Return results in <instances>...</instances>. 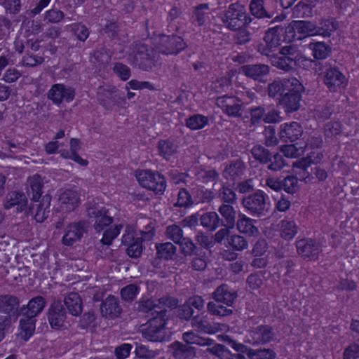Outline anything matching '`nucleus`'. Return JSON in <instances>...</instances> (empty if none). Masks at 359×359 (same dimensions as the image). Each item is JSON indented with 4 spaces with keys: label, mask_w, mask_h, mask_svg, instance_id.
I'll return each mask as SVG.
<instances>
[{
    "label": "nucleus",
    "mask_w": 359,
    "mask_h": 359,
    "mask_svg": "<svg viewBox=\"0 0 359 359\" xmlns=\"http://www.w3.org/2000/svg\"><path fill=\"white\" fill-rule=\"evenodd\" d=\"M302 133V127L297 122L286 123L281 126L280 138L285 142L298 140Z\"/></svg>",
    "instance_id": "obj_30"
},
{
    "label": "nucleus",
    "mask_w": 359,
    "mask_h": 359,
    "mask_svg": "<svg viewBox=\"0 0 359 359\" xmlns=\"http://www.w3.org/2000/svg\"><path fill=\"white\" fill-rule=\"evenodd\" d=\"M169 348L171 355L175 359H189L196 355L194 347L178 341L172 343Z\"/></svg>",
    "instance_id": "obj_29"
},
{
    "label": "nucleus",
    "mask_w": 359,
    "mask_h": 359,
    "mask_svg": "<svg viewBox=\"0 0 359 359\" xmlns=\"http://www.w3.org/2000/svg\"><path fill=\"white\" fill-rule=\"evenodd\" d=\"M59 200L61 205H65L62 207L67 211L74 210L79 203V197L76 191L66 190L60 196Z\"/></svg>",
    "instance_id": "obj_41"
},
{
    "label": "nucleus",
    "mask_w": 359,
    "mask_h": 359,
    "mask_svg": "<svg viewBox=\"0 0 359 359\" xmlns=\"http://www.w3.org/2000/svg\"><path fill=\"white\" fill-rule=\"evenodd\" d=\"M64 304L72 316H79L82 313V299L77 292L69 293L64 299Z\"/></svg>",
    "instance_id": "obj_33"
},
{
    "label": "nucleus",
    "mask_w": 359,
    "mask_h": 359,
    "mask_svg": "<svg viewBox=\"0 0 359 359\" xmlns=\"http://www.w3.org/2000/svg\"><path fill=\"white\" fill-rule=\"evenodd\" d=\"M249 11L250 15L257 19H271L275 15V11L267 6L265 0H250Z\"/></svg>",
    "instance_id": "obj_23"
},
{
    "label": "nucleus",
    "mask_w": 359,
    "mask_h": 359,
    "mask_svg": "<svg viewBox=\"0 0 359 359\" xmlns=\"http://www.w3.org/2000/svg\"><path fill=\"white\" fill-rule=\"evenodd\" d=\"M87 213L90 218H94V229L97 232H100L113 222V217L109 215V211L104 207H100L96 203H89Z\"/></svg>",
    "instance_id": "obj_9"
},
{
    "label": "nucleus",
    "mask_w": 359,
    "mask_h": 359,
    "mask_svg": "<svg viewBox=\"0 0 359 359\" xmlns=\"http://www.w3.org/2000/svg\"><path fill=\"white\" fill-rule=\"evenodd\" d=\"M159 154L166 160L177 153V146L169 140H160L158 143Z\"/></svg>",
    "instance_id": "obj_48"
},
{
    "label": "nucleus",
    "mask_w": 359,
    "mask_h": 359,
    "mask_svg": "<svg viewBox=\"0 0 359 359\" xmlns=\"http://www.w3.org/2000/svg\"><path fill=\"white\" fill-rule=\"evenodd\" d=\"M276 353L270 348L252 349L248 353L249 359H274Z\"/></svg>",
    "instance_id": "obj_60"
},
{
    "label": "nucleus",
    "mask_w": 359,
    "mask_h": 359,
    "mask_svg": "<svg viewBox=\"0 0 359 359\" xmlns=\"http://www.w3.org/2000/svg\"><path fill=\"white\" fill-rule=\"evenodd\" d=\"M192 204L193 201L191 194L186 189H180L177 195V201L174 205L175 207L189 208Z\"/></svg>",
    "instance_id": "obj_63"
},
{
    "label": "nucleus",
    "mask_w": 359,
    "mask_h": 359,
    "mask_svg": "<svg viewBox=\"0 0 359 359\" xmlns=\"http://www.w3.org/2000/svg\"><path fill=\"white\" fill-rule=\"evenodd\" d=\"M128 229H129V227H127L126 229V231L128 233H125L122 237V243L124 245H128L126 249V252L130 257L138 258L142 253V239H149L154 233H151V231L142 232V236H143L144 238H134V236L129 233Z\"/></svg>",
    "instance_id": "obj_12"
},
{
    "label": "nucleus",
    "mask_w": 359,
    "mask_h": 359,
    "mask_svg": "<svg viewBox=\"0 0 359 359\" xmlns=\"http://www.w3.org/2000/svg\"><path fill=\"white\" fill-rule=\"evenodd\" d=\"M297 252L306 261H315L322 252L321 245L314 239L304 238L296 243Z\"/></svg>",
    "instance_id": "obj_10"
},
{
    "label": "nucleus",
    "mask_w": 359,
    "mask_h": 359,
    "mask_svg": "<svg viewBox=\"0 0 359 359\" xmlns=\"http://www.w3.org/2000/svg\"><path fill=\"white\" fill-rule=\"evenodd\" d=\"M250 337L252 338V344H265L273 340L275 334L269 325H259L249 330Z\"/></svg>",
    "instance_id": "obj_19"
},
{
    "label": "nucleus",
    "mask_w": 359,
    "mask_h": 359,
    "mask_svg": "<svg viewBox=\"0 0 359 359\" xmlns=\"http://www.w3.org/2000/svg\"><path fill=\"white\" fill-rule=\"evenodd\" d=\"M19 316H22L19 321V327L25 340L29 339L34 333L36 319L34 316L28 314L21 313L20 311L18 312L13 320L15 322Z\"/></svg>",
    "instance_id": "obj_24"
},
{
    "label": "nucleus",
    "mask_w": 359,
    "mask_h": 359,
    "mask_svg": "<svg viewBox=\"0 0 359 359\" xmlns=\"http://www.w3.org/2000/svg\"><path fill=\"white\" fill-rule=\"evenodd\" d=\"M20 299L11 294L0 295V315L9 316L13 320L20 310Z\"/></svg>",
    "instance_id": "obj_22"
},
{
    "label": "nucleus",
    "mask_w": 359,
    "mask_h": 359,
    "mask_svg": "<svg viewBox=\"0 0 359 359\" xmlns=\"http://www.w3.org/2000/svg\"><path fill=\"white\" fill-rule=\"evenodd\" d=\"M268 196L262 190H257L245 196L242 199L243 208L252 215L258 217H265L269 212Z\"/></svg>",
    "instance_id": "obj_4"
},
{
    "label": "nucleus",
    "mask_w": 359,
    "mask_h": 359,
    "mask_svg": "<svg viewBox=\"0 0 359 359\" xmlns=\"http://www.w3.org/2000/svg\"><path fill=\"white\" fill-rule=\"evenodd\" d=\"M0 6L6 13L10 15H17L22 9L21 0H0Z\"/></svg>",
    "instance_id": "obj_56"
},
{
    "label": "nucleus",
    "mask_w": 359,
    "mask_h": 359,
    "mask_svg": "<svg viewBox=\"0 0 359 359\" xmlns=\"http://www.w3.org/2000/svg\"><path fill=\"white\" fill-rule=\"evenodd\" d=\"M140 291V287L135 284H130L121 290V299L128 302H132L136 298Z\"/></svg>",
    "instance_id": "obj_57"
},
{
    "label": "nucleus",
    "mask_w": 359,
    "mask_h": 359,
    "mask_svg": "<svg viewBox=\"0 0 359 359\" xmlns=\"http://www.w3.org/2000/svg\"><path fill=\"white\" fill-rule=\"evenodd\" d=\"M271 62L273 66L285 72H293L297 68L290 63L287 59H285L281 55L280 56H277L276 55L271 60Z\"/></svg>",
    "instance_id": "obj_55"
},
{
    "label": "nucleus",
    "mask_w": 359,
    "mask_h": 359,
    "mask_svg": "<svg viewBox=\"0 0 359 359\" xmlns=\"http://www.w3.org/2000/svg\"><path fill=\"white\" fill-rule=\"evenodd\" d=\"M247 15L245 6L239 2H235L231 4L223 12L221 20L226 29L236 32L243 26Z\"/></svg>",
    "instance_id": "obj_5"
},
{
    "label": "nucleus",
    "mask_w": 359,
    "mask_h": 359,
    "mask_svg": "<svg viewBox=\"0 0 359 359\" xmlns=\"http://www.w3.org/2000/svg\"><path fill=\"white\" fill-rule=\"evenodd\" d=\"M166 235L168 238L176 244H178L184 238L182 229L176 224L170 225L166 228Z\"/></svg>",
    "instance_id": "obj_64"
},
{
    "label": "nucleus",
    "mask_w": 359,
    "mask_h": 359,
    "mask_svg": "<svg viewBox=\"0 0 359 359\" xmlns=\"http://www.w3.org/2000/svg\"><path fill=\"white\" fill-rule=\"evenodd\" d=\"M324 83L332 92H337L345 83L346 77L337 67H332L325 63Z\"/></svg>",
    "instance_id": "obj_15"
},
{
    "label": "nucleus",
    "mask_w": 359,
    "mask_h": 359,
    "mask_svg": "<svg viewBox=\"0 0 359 359\" xmlns=\"http://www.w3.org/2000/svg\"><path fill=\"white\" fill-rule=\"evenodd\" d=\"M46 305V299L39 295L32 298L27 304L22 306L19 311H20L21 313L28 314L36 318L42 313Z\"/></svg>",
    "instance_id": "obj_28"
},
{
    "label": "nucleus",
    "mask_w": 359,
    "mask_h": 359,
    "mask_svg": "<svg viewBox=\"0 0 359 359\" xmlns=\"http://www.w3.org/2000/svg\"><path fill=\"white\" fill-rule=\"evenodd\" d=\"M136 177L142 187L153 191L155 194H163L167 183L165 177L161 173L144 170L140 171Z\"/></svg>",
    "instance_id": "obj_6"
},
{
    "label": "nucleus",
    "mask_w": 359,
    "mask_h": 359,
    "mask_svg": "<svg viewBox=\"0 0 359 359\" xmlns=\"http://www.w3.org/2000/svg\"><path fill=\"white\" fill-rule=\"evenodd\" d=\"M100 306L102 316L106 318L115 319L122 313L118 299L111 294L104 299Z\"/></svg>",
    "instance_id": "obj_18"
},
{
    "label": "nucleus",
    "mask_w": 359,
    "mask_h": 359,
    "mask_svg": "<svg viewBox=\"0 0 359 359\" xmlns=\"http://www.w3.org/2000/svg\"><path fill=\"white\" fill-rule=\"evenodd\" d=\"M200 222L204 228L210 231H214L224 224L223 221L215 212H208L201 215Z\"/></svg>",
    "instance_id": "obj_40"
},
{
    "label": "nucleus",
    "mask_w": 359,
    "mask_h": 359,
    "mask_svg": "<svg viewBox=\"0 0 359 359\" xmlns=\"http://www.w3.org/2000/svg\"><path fill=\"white\" fill-rule=\"evenodd\" d=\"M255 220L246 217L244 215H240L237 220L236 226L239 232L247 234L249 236H255L259 234L258 229L254 224Z\"/></svg>",
    "instance_id": "obj_35"
},
{
    "label": "nucleus",
    "mask_w": 359,
    "mask_h": 359,
    "mask_svg": "<svg viewBox=\"0 0 359 359\" xmlns=\"http://www.w3.org/2000/svg\"><path fill=\"white\" fill-rule=\"evenodd\" d=\"M218 198L226 204L236 203L237 196L235 191L227 186L223 185L217 192Z\"/></svg>",
    "instance_id": "obj_52"
},
{
    "label": "nucleus",
    "mask_w": 359,
    "mask_h": 359,
    "mask_svg": "<svg viewBox=\"0 0 359 359\" xmlns=\"http://www.w3.org/2000/svg\"><path fill=\"white\" fill-rule=\"evenodd\" d=\"M283 27L280 25H276L269 28L264 34L263 41L268 42L278 48L280 44V36L283 32Z\"/></svg>",
    "instance_id": "obj_44"
},
{
    "label": "nucleus",
    "mask_w": 359,
    "mask_h": 359,
    "mask_svg": "<svg viewBox=\"0 0 359 359\" xmlns=\"http://www.w3.org/2000/svg\"><path fill=\"white\" fill-rule=\"evenodd\" d=\"M292 28L295 34H298V39L309 36H316V25L311 21L297 20L292 22Z\"/></svg>",
    "instance_id": "obj_31"
},
{
    "label": "nucleus",
    "mask_w": 359,
    "mask_h": 359,
    "mask_svg": "<svg viewBox=\"0 0 359 359\" xmlns=\"http://www.w3.org/2000/svg\"><path fill=\"white\" fill-rule=\"evenodd\" d=\"M292 86L279 99L278 104L280 105L286 113L297 111L300 107L302 92L304 86L296 78H292Z\"/></svg>",
    "instance_id": "obj_7"
},
{
    "label": "nucleus",
    "mask_w": 359,
    "mask_h": 359,
    "mask_svg": "<svg viewBox=\"0 0 359 359\" xmlns=\"http://www.w3.org/2000/svg\"><path fill=\"white\" fill-rule=\"evenodd\" d=\"M218 211L222 217L224 224L222 226L233 228L236 224V211L231 205L222 203Z\"/></svg>",
    "instance_id": "obj_36"
},
{
    "label": "nucleus",
    "mask_w": 359,
    "mask_h": 359,
    "mask_svg": "<svg viewBox=\"0 0 359 359\" xmlns=\"http://www.w3.org/2000/svg\"><path fill=\"white\" fill-rule=\"evenodd\" d=\"M228 245L232 249L242 251L248 248V243L246 239L240 235H232L227 237Z\"/></svg>",
    "instance_id": "obj_58"
},
{
    "label": "nucleus",
    "mask_w": 359,
    "mask_h": 359,
    "mask_svg": "<svg viewBox=\"0 0 359 359\" xmlns=\"http://www.w3.org/2000/svg\"><path fill=\"white\" fill-rule=\"evenodd\" d=\"M50 201L51 196L45 194L41 200H39V203L36 205L31 204L34 206L33 213L28 210L26 213L34 215V218L37 222H43L49 216Z\"/></svg>",
    "instance_id": "obj_26"
},
{
    "label": "nucleus",
    "mask_w": 359,
    "mask_h": 359,
    "mask_svg": "<svg viewBox=\"0 0 359 359\" xmlns=\"http://www.w3.org/2000/svg\"><path fill=\"white\" fill-rule=\"evenodd\" d=\"M309 48L312 50L313 56L316 60H324L332 53V48L324 42L311 43Z\"/></svg>",
    "instance_id": "obj_45"
},
{
    "label": "nucleus",
    "mask_w": 359,
    "mask_h": 359,
    "mask_svg": "<svg viewBox=\"0 0 359 359\" xmlns=\"http://www.w3.org/2000/svg\"><path fill=\"white\" fill-rule=\"evenodd\" d=\"M313 6L311 4L299 1L292 8V15L296 18H305L313 15Z\"/></svg>",
    "instance_id": "obj_49"
},
{
    "label": "nucleus",
    "mask_w": 359,
    "mask_h": 359,
    "mask_svg": "<svg viewBox=\"0 0 359 359\" xmlns=\"http://www.w3.org/2000/svg\"><path fill=\"white\" fill-rule=\"evenodd\" d=\"M215 302H221L227 306H233V304L238 297V292L227 284L218 286L212 293Z\"/></svg>",
    "instance_id": "obj_20"
},
{
    "label": "nucleus",
    "mask_w": 359,
    "mask_h": 359,
    "mask_svg": "<svg viewBox=\"0 0 359 359\" xmlns=\"http://www.w3.org/2000/svg\"><path fill=\"white\" fill-rule=\"evenodd\" d=\"M110 59V55L104 48L95 50L91 55V62L94 63L97 67L100 68L109 63Z\"/></svg>",
    "instance_id": "obj_51"
},
{
    "label": "nucleus",
    "mask_w": 359,
    "mask_h": 359,
    "mask_svg": "<svg viewBox=\"0 0 359 359\" xmlns=\"http://www.w3.org/2000/svg\"><path fill=\"white\" fill-rule=\"evenodd\" d=\"M209 9L208 4H201L194 8L192 23L199 27L205 23L206 16L204 11Z\"/></svg>",
    "instance_id": "obj_50"
},
{
    "label": "nucleus",
    "mask_w": 359,
    "mask_h": 359,
    "mask_svg": "<svg viewBox=\"0 0 359 359\" xmlns=\"http://www.w3.org/2000/svg\"><path fill=\"white\" fill-rule=\"evenodd\" d=\"M298 179L293 175H288L281 179V190L290 194H293L299 190Z\"/></svg>",
    "instance_id": "obj_53"
},
{
    "label": "nucleus",
    "mask_w": 359,
    "mask_h": 359,
    "mask_svg": "<svg viewBox=\"0 0 359 359\" xmlns=\"http://www.w3.org/2000/svg\"><path fill=\"white\" fill-rule=\"evenodd\" d=\"M4 149L8 150V154H4L1 153V157H8V158H15L18 154H22L25 149L20 145L19 143H15L11 140H8L4 142Z\"/></svg>",
    "instance_id": "obj_61"
},
{
    "label": "nucleus",
    "mask_w": 359,
    "mask_h": 359,
    "mask_svg": "<svg viewBox=\"0 0 359 359\" xmlns=\"http://www.w3.org/2000/svg\"><path fill=\"white\" fill-rule=\"evenodd\" d=\"M191 325L198 332L205 334H214L216 332L215 327L205 317H201L198 315L194 316L191 318Z\"/></svg>",
    "instance_id": "obj_42"
},
{
    "label": "nucleus",
    "mask_w": 359,
    "mask_h": 359,
    "mask_svg": "<svg viewBox=\"0 0 359 359\" xmlns=\"http://www.w3.org/2000/svg\"><path fill=\"white\" fill-rule=\"evenodd\" d=\"M47 318L52 329L59 330L64 327L67 311L61 301L54 300L51 303L47 312Z\"/></svg>",
    "instance_id": "obj_13"
},
{
    "label": "nucleus",
    "mask_w": 359,
    "mask_h": 359,
    "mask_svg": "<svg viewBox=\"0 0 359 359\" xmlns=\"http://www.w3.org/2000/svg\"><path fill=\"white\" fill-rule=\"evenodd\" d=\"M292 78L276 79L267 86V94L270 97L279 99L292 86Z\"/></svg>",
    "instance_id": "obj_25"
},
{
    "label": "nucleus",
    "mask_w": 359,
    "mask_h": 359,
    "mask_svg": "<svg viewBox=\"0 0 359 359\" xmlns=\"http://www.w3.org/2000/svg\"><path fill=\"white\" fill-rule=\"evenodd\" d=\"M28 201L25 194L22 192L12 191L8 193L6 198L4 207L6 209H10L16 205L18 212H27L28 210L33 213L34 206H28Z\"/></svg>",
    "instance_id": "obj_17"
},
{
    "label": "nucleus",
    "mask_w": 359,
    "mask_h": 359,
    "mask_svg": "<svg viewBox=\"0 0 359 359\" xmlns=\"http://www.w3.org/2000/svg\"><path fill=\"white\" fill-rule=\"evenodd\" d=\"M158 316L151 317L148 322L142 325L140 332L142 337L152 342H163L169 341L170 335L165 330L167 310L161 309Z\"/></svg>",
    "instance_id": "obj_1"
},
{
    "label": "nucleus",
    "mask_w": 359,
    "mask_h": 359,
    "mask_svg": "<svg viewBox=\"0 0 359 359\" xmlns=\"http://www.w3.org/2000/svg\"><path fill=\"white\" fill-rule=\"evenodd\" d=\"M208 118L202 114H194L186 119V126L193 130H200L208 124Z\"/></svg>",
    "instance_id": "obj_47"
},
{
    "label": "nucleus",
    "mask_w": 359,
    "mask_h": 359,
    "mask_svg": "<svg viewBox=\"0 0 359 359\" xmlns=\"http://www.w3.org/2000/svg\"><path fill=\"white\" fill-rule=\"evenodd\" d=\"M250 153L260 164H267V168L270 170L278 171L285 165V160L280 154L276 151H271L263 145H254Z\"/></svg>",
    "instance_id": "obj_3"
},
{
    "label": "nucleus",
    "mask_w": 359,
    "mask_h": 359,
    "mask_svg": "<svg viewBox=\"0 0 359 359\" xmlns=\"http://www.w3.org/2000/svg\"><path fill=\"white\" fill-rule=\"evenodd\" d=\"M245 168V164L241 159L231 161L224 168V177L236 180L244 174Z\"/></svg>",
    "instance_id": "obj_34"
},
{
    "label": "nucleus",
    "mask_w": 359,
    "mask_h": 359,
    "mask_svg": "<svg viewBox=\"0 0 359 359\" xmlns=\"http://www.w3.org/2000/svg\"><path fill=\"white\" fill-rule=\"evenodd\" d=\"M217 105L229 116L240 118L244 110L243 102L236 96L224 95L217 98Z\"/></svg>",
    "instance_id": "obj_11"
},
{
    "label": "nucleus",
    "mask_w": 359,
    "mask_h": 359,
    "mask_svg": "<svg viewBox=\"0 0 359 359\" xmlns=\"http://www.w3.org/2000/svg\"><path fill=\"white\" fill-rule=\"evenodd\" d=\"M241 72L248 78L262 81L263 78L269 74L270 67L267 65L261 63L246 65L241 67Z\"/></svg>",
    "instance_id": "obj_27"
},
{
    "label": "nucleus",
    "mask_w": 359,
    "mask_h": 359,
    "mask_svg": "<svg viewBox=\"0 0 359 359\" xmlns=\"http://www.w3.org/2000/svg\"><path fill=\"white\" fill-rule=\"evenodd\" d=\"M156 248L158 259L171 260L177 256V247L170 242L156 244Z\"/></svg>",
    "instance_id": "obj_39"
},
{
    "label": "nucleus",
    "mask_w": 359,
    "mask_h": 359,
    "mask_svg": "<svg viewBox=\"0 0 359 359\" xmlns=\"http://www.w3.org/2000/svg\"><path fill=\"white\" fill-rule=\"evenodd\" d=\"M178 245L180 247L181 252L185 256L198 255V249L196 245L189 238H184Z\"/></svg>",
    "instance_id": "obj_59"
},
{
    "label": "nucleus",
    "mask_w": 359,
    "mask_h": 359,
    "mask_svg": "<svg viewBox=\"0 0 359 359\" xmlns=\"http://www.w3.org/2000/svg\"><path fill=\"white\" fill-rule=\"evenodd\" d=\"M75 91L72 87H67L64 84H55L48 93V99L53 103L59 104L63 100L69 102L74 100Z\"/></svg>",
    "instance_id": "obj_16"
},
{
    "label": "nucleus",
    "mask_w": 359,
    "mask_h": 359,
    "mask_svg": "<svg viewBox=\"0 0 359 359\" xmlns=\"http://www.w3.org/2000/svg\"><path fill=\"white\" fill-rule=\"evenodd\" d=\"M90 229V222L86 219H80L70 222L66 226L65 234L62 238V242L65 245L72 246L77 241L88 235Z\"/></svg>",
    "instance_id": "obj_8"
},
{
    "label": "nucleus",
    "mask_w": 359,
    "mask_h": 359,
    "mask_svg": "<svg viewBox=\"0 0 359 359\" xmlns=\"http://www.w3.org/2000/svg\"><path fill=\"white\" fill-rule=\"evenodd\" d=\"M137 310L140 312L149 313L151 316H158L161 309H165L159 306L157 300L149 298H142L137 302Z\"/></svg>",
    "instance_id": "obj_38"
},
{
    "label": "nucleus",
    "mask_w": 359,
    "mask_h": 359,
    "mask_svg": "<svg viewBox=\"0 0 359 359\" xmlns=\"http://www.w3.org/2000/svg\"><path fill=\"white\" fill-rule=\"evenodd\" d=\"M266 112V107L264 106H258L252 107L249 109L250 115V126L256 127L260 125L262 121H264V115Z\"/></svg>",
    "instance_id": "obj_54"
},
{
    "label": "nucleus",
    "mask_w": 359,
    "mask_h": 359,
    "mask_svg": "<svg viewBox=\"0 0 359 359\" xmlns=\"http://www.w3.org/2000/svg\"><path fill=\"white\" fill-rule=\"evenodd\" d=\"M279 53L296 67L304 65V62L307 61V59L296 45L284 46L280 49Z\"/></svg>",
    "instance_id": "obj_21"
},
{
    "label": "nucleus",
    "mask_w": 359,
    "mask_h": 359,
    "mask_svg": "<svg viewBox=\"0 0 359 359\" xmlns=\"http://www.w3.org/2000/svg\"><path fill=\"white\" fill-rule=\"evenodd\" d=\"M221 302H210L207 304L208 311L212 314L218 316H229L233 313V309L229 308V306H224Z\"/></svg>",
    "instance_id": "obj_46"
},
{
    "label": "nucleus",
    "mask_w": 359,
    "mask_h": 359,
    "mask_svg": "<svg viewBox=\"0 0 359 359\" xmlns=\"http://www.w3.org/2000/svg\"><path fill=\"white\" fill-rule=\"evenodd\" d=\"M259 20L260 19H257L248 13L243 27L248 29L252 35L255 33L259 32L264 28V26H262Z\"/></svg>",
    "instance_id": "obj_62"
},
{
    "label": "nucleus",
    "mask_w": 359,
    "mask_h": 359,
    "mask_svg": "<svg viewBox=\"0 0 359 359\" xmlns=\"http://www.w3.org/2000/svg\"><path fill=\"white\" fill-rule=\"evenodd\" d=\"M29 189L27 190L28 195L34 202H38L43 197V181L42 177L36 174L28 178Z\"/></svg>",
    "instance_id": "obj_32"
},
{
    "label": "nucleus",
    "mask_w": 359,
    "mask_h": 359,
    "mask_svg": "<svg viewBox=\"0 0 359 359\" xmlns=\"http://www.w3.org/2000/svg\"><path fill=\"white\" fill-rule=\"evenodd\" d=\"M279 226L280 236L286 241L293 239L299 229L294 221L288 217L281 220Z\"/></svg>",
    "instance_id": "obj_37"
},
{
    "label": "nucleus",
    "mask_w": 359,
    "mask_h": 359,
    "mask_svg": "<svg viewBox=\"0 0 359 359\" xmlns=\"http://www.w3.org/2000/svg\"><path fill=\"white\" fill-rule=\"evenodd\" d=\"M187 47L184 39L177 35H161L160 36L158 49L162 53L177 55Z\"/></svg>",
    "instance_id": "obj_14"
},
{
    "label": "nucleus",
    "mask_w": 359,
    "mask_h": 359,
    "mask_svg": "<svg viewBox=\"0 0 359 359\" xmlns=\"http://www.w3.org/2000/svg\"><path fill=\"white\" fill-rule=\"evenodd\" d=\"M128 60L130 65L144 71H149L156 66L158 54L144 43L134 42Z\"/></svg>",
    "instance_id": "obj_2"
},
{
    "label": "nucleus",
    "mask_w": 359,
    "mask_h": 359,
    "mask_svg": "<svg viewBox=\"0 0 359 359\" xmlns=\"http://www.w3.org/2000/svg\"><path fill=\"white\" fill-rule=\"evenodd\" d=\"M338 29V23L332 19L322 20L316 25V35L330 37Z\"/></svg>",
    "instance_id": "obj_43"
}]
</instances>
